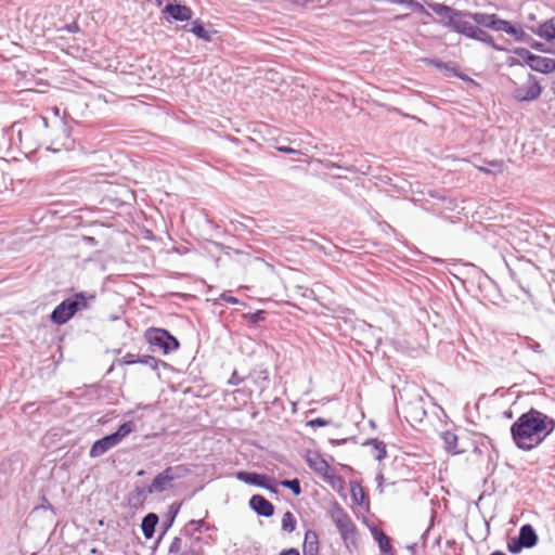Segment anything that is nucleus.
<instances>
[{
    "label": "nucleus",
    "mask_w": 555,
    "mask_h": 555,
    "mask_svg": "<svg viewBox=\"0 0 555 555\" xmlns=\"http://www.w3.org/2000/svg\"><path fill=\"white\" fill-rule=\"evenodd\" d=\"M514 53L519 56L520 59H522L525 61V63L527 65H529V63L531 62V59L534 56L533 53H531L528 49L526 48H516L514 50Z\"/></svg>",
    "instance_id": "obj_40"
},
{
    "label": "nucleus",
    "mask_w": 555,
    "mask_h": 555,
    "mask_svg": "<svg viewBox=\"0 0 555 555\" xmlns=\"http://www.w3.org/2000/svg\"><path fill=\"white\" fill-rule=\"evenodd\" d=\"M144 473H145V472H144L143 469H140V470L137 473V475H138V476H143V475H144Z\"/></svg>",
    "instance_id": "obj_61"
},
{
    "label": "nucleus",
    "mask_w": 555,
    "mask_h": 555,
    "mask_svg": "<svg viewBox=\"0 0 555 555\" xmlns=\"http://www.w3.org/2000/svg\"><path fill=\"white\" fill-rule=\"evenodd\" d=\"M264 489L270 491L271 493H278V482H276V480L273 477H271V481L267 482V488H264Z\"/></svg>",
    "instance_id": "obj_51"
},
{
    "label": "nucleus",
    "mask_w": 555,
    "mask_h": 555,
    "mask_svg": "<svg viewBox=\"0 0 555 555\" xmlns=\"http://www.w3.org/2000/svg\"><path fill=\"white\" fill-rule=\"evenodd\" d=\"M332 521L338 529L343 540L354 537L357 533V527L351 520L350 516L344 511V508L335 502L330 511Z\"/></svg>",
    "instance_id": "obj_7"
},
{
    "label": "nucleus",
    "mask_w": 555,
    "mask_h": 555,
    "mask_svg": "<svg viewBox=\"0 0 555 555\" xmlns=\"http://www.w3.org/2000/svg\"><path fill=\"white\" fill-rule=\"evenodd\" d=\"M518 538L525 543L527 548L535 546L539 542L537 531L530 524H525L519 528Z\"/></svg>",
    "instance_id": "obj_15"
},
{
    "label": "nucleus",
    "mask_w": 555,
    "mask_h": 555,
    "mask_svg": "<svg viewBox=\"0 0 555 555\" xmlns=\"http://www.w3.org/2000/svg\"><path fill=\"white\" fill-rule=\"evenodd\" d=\"M53 113L55 116H60V108L59 107H54L53 108Z\"/></svg>",
    "instance_id": "obj_57"
},
{
    "label": "nucleus",
    "mask_w": 555,
    "mask_h": 555,
    "mask_svg": "<svg viewBox=\"0 0 555 555\" xmlns=\"http://www.w3.org/2000/svg\"><path fill=\"white\" fill-rule=\"evenodd\" d=\"M393 4H405L412 11L431 17V14L425 9V7L416 0H393Z\"/></svg>",
    "instance_id": "obj_31"
},
{
    "label": "nucleus",
    "mask_w": 555,
    "mask_h": 555,
    "mask_svg": "<svg viewBox=\"0 0 555 555\" xmlns=\"http://www.w3.org/2000/svg\"><path fill=\"white\" fill-rule=\"evenodd\" d=\"M475 167L487 175H498L504 170V162L502 159L483 160V165L475 164Z\"/></svg>",
    "instance_id": "obj_23"
},
{
    "label": "nucleus",
    "mask_w": 555,
    "mask_h": 555,
    "mask_svg": "<svg viewBox=\"0 0 555 555\" xmlns=\"http://www.w3.org/2000/svg\"><path fill=\"white\" fill-rule=\"evenodd\" d=\"M266 317H267V311L266 310H257L255 312H247V313H243L242 314V318L248 323V324H251V325H256L260 322H263L266 320Z\"/></svg>",
    "instance_id": "obj_32"
},
{
    "label": "nucleus",
    "mask_w": 555,
    "mask_h": 555,
    "mask_svg": "<svg viewBox=\"0 0 555 555\" xmlns=\"http://www.w3.org/2000/svg\"><path fill=\"white\" fill-rule=\"evenodd\" d=\"M147 491H149V486L147 487H135L128 494L129 504L132 506H135V507L142 505L145 502L147 495L153 494L152 492H147Z\"/></svg>",
    "instance_id": "obj_21"
},
{
    "label": "nucleus",
    "mask_w": 555,
    "mask_h": 555,
    "mask_svg": "<svg viewBox=\"0 0 555 555\" xmlns=\"http://www.w3.org/2000/svg\"><path fill=\"white\" fill-rule=\"evenodd\" d=\"M135 428V425L132 421H127L122 423L118 429L109 435L102 437L93 442L90 448V456L91 457H100L104 453H106L109 449L117 446L126 436L131 434Z\"/></svg>",
    "instance_id": "obj_5"
},
{
    "label": "nucleus",
    "mask_w": 555,
    "mask_h": 555,
    "mask_svg": "<svg viewBox=\"0 0 555 555\" xmlns=\"http://www.w3.org/2000/svg\"><path fill=\"white\" fill-rule=\"evenodd\" d=\"M164 3V0H155V4L159 8Z\"/></svg>",
    "instance_id": "obj_56"
},
{
    "label": "nucleus",
    "mask_w": 555,
    "mask_h": 555,
    "mask_svg": "<svg viewBox=\"0 0 555 555\" xmlns=\"http://www.w3.org/2000/svg\"><path fill=\"white\" fill-rule=\"evenodd\" d=\"M162 13L168 15L176 22H188L193 17V11L190 7L180 3H167Z\"/></svg>",
    "instance_id": "obj_10"
},
{
    "label": "nucleus",
    "mask_w": 555,
    "mask_h": 555,
    "mask_svg": "<svg viewBox=\"0 0 555 555\" xmlns=\"http://www.w3.org/2000/svg\"><path fill=\"white\" fill-rule=\"evenodd\" d=\"M60 129L64 137L61 146L66 151H72L75 147V140L72 138V126L66 120V113L60 120Z\"/></svg>",
    "instance_id": "obj_19"
},
{
    "label": "nucleus",
    "mask_w": 555,
    "mask_h": 555,
    "mask_svg": "<svg viewBox=\"0 0 555 555\" xmlns=\"http://www.w3.org/2000/svg\"><path fill=\"white\" fill-rule=\"evenodd\" d=\"M542 93V88L533 75H529L526 85L513 90L512 96L517 102H530L537 100Z\"/></svg>",
    "instance_id": "obj_8"
},
{
    "label": "nucleus",
    "mask_w": 555,
    "mask_h": 555,
    "mask_svg": "<svg viewBox=\"0 0 555 555\" xmlns=\"http://www.w3.org/2000/svg\"><path fill=\"white\" fill-rule=\"evenodd\" d=\"M94 300V293L76 292L52 310L50 320L53 324L63 325L74 318L77 312L88 310Z\"/></svg>",
    "instance_id": "obj_3"
},
{
    "label": "nucleus",
    "mask_w": 555,
    "mask_h": 555,
    "mask_svg": "<svg viewBox=\"0 0 555 555\" xmlns=\"http://www.w3.org/2000/svg\"><path fill=\"white\" fill-rule=\"evenodd\" d=\"M440 18L437 21L440 23L443 27L448 28L450 31L459 34L463 37H466L468 39H473L479 42H482L485 44L490 46L492 49L496 51H503L504 48L498 46L493 37L483 30L481 27H478L477 25H474L473 23L468 21H462L452 16H449L447 14L438 15Z\"/></svg>",
    "instance_id": "obj_4"
},
{
    "label": "nucleus",
    "mask_w": 555,
    "mask_h": 555,
    "mask_svg": "<svg viewBox=\"0 0 555 555\" xmlns=\"http://www.w3.org/2000/svg\"><path fill=\"white\" fill-rule=\"evenodd\" d=\"M250 509L258 516L269 518L273 516L274 505L261 494H254L248 501Z\"/></svg>",
    "instance_id": "obj_9"
},
{
    "label": "nucleus",
    "mask_w": 555,
    "mask_h": 555,
    "mask_svg": "<svg viewBox=\"0 0 555 555\" xmlns=\"http://www.w3.org/2000/svg\"><path fill=\"white\" fill-rule=\"evenodd\" d=\"M374 540L377 542L379 551L383 555H396L395 550L391 545L390 538L377 527H372L370 529Z\"/></svg>",
    "instance_id": "obj_13"
},
{
    "label": "nucleus",
    "mask_w": 555,
    "mask_h": 555,
    "mask_svg": "<svg viewBox=\"0 0 555 555\" xmlns=\"http://www.w3.org/2000/svg\"><path fill=\"white\" fill-rule=\"evenodd\" d=\"M204 526H205L204 519H198V520L192 519L185 526V533L189 534L190 531L202 532ZM190 535L194 542H199L202 540L201 537L193 538V533H190Z\"/></svg>",
    "instance_id": "obj_33"
},
{
    "label": "nucleus",
    "mask_w": 555,
    "mask_h": 555,
    "mask_svg": "<svg viewBox=\"0 0 555 555\" xmlns=\"http://www.w3.org/2000/svg\"><path fill=\"white\" fill-rule=\"evenodd\" d=\"M424 62L428 65L436 67L438 70L442 72L447 77H452L453 72L456 70L455 66L451 65L450 63L442 62L438 59H424Z\"/></svg>",
    "instance_id": "obj_28"
},
{
    "label": "nucleus",
    "mask_w": 555,
    "mask_h": 555,
    "mask_svg": "<svg viewBox=\"0 0 555 555\" xmlns=\"http://www.w3.org/2000/svg\"><path fill=\"white\" fill-rule=\"evenodd\" d=\"M138 363L150 367L152 371H158L159 366L167 367L168 363L163 360L156 359L150 354H139Z\"/></svg>",
    "instance_id": "obj_29"
},
{
    "label": "nucleus",
    "mask_w": 555,
    "mask_h": 555,
    "mask_svg": "<svg viewBox=\"0 0 555 555\" xmlns=\"http://www.w3.org/2000/svg\"><path fill=\"white\" fill-rule=\"evenodd\" d=\"M504 415H505L506 417L511 418V417H512V411H506V412H504Z\"/></svg>",
    "instance_id": "obj_59"
},
{
    "label": "nucleus",
    "mask_w": 555,
    "mask_h": 555,
    "mask_svg": "<svg viewBox=\"0 0 555 555\" xmlns=\"http://www.w3.org/2000/svg\"><path fill=\"white\" fill-rule=\"evenodd\" d=\"M441 439L443 441V447L448 453H452V454L462 453V451L457 450V448H456L459 438L453 431L446 430V431L441 433Z\"/></svg>",
    "instance_id": "obj_25"
},
{
    "label": "nucleus",
    "mask_w": 555,
    "mask_h": 555,
    "mask_svg": "<svg viewBox=\"0 0 555 555\" xmlns=\"http://www.w3.org/2000/svg\"><path fill=\"white\" fill-rule=\"evenodd\" d=\"M452 77H457L459 79L463 80V81H469V82H474V80L467 76L466 74L460 72L457 68L455 72H453V76Z\"/></svg>",
    "instance_id": "obj_50"
},
{
    "label": "nucleus",
    "mask_w": 555,
    "mask_h": 555,
    "mask_svg": "<svg viewBox=\"0 0 555 555\" xmlns=\"http://www.w3.org/2000/svg\"><path fill=\"white\" fill-rule=\"evenodd\" d=\"M280 555H300L299 551L295 547L283 550Z\"/></svg>",
    "instance_id": "obj_53"
},
{
    "label": "nucleus",
    "mask_w": 555,
    "mask_h": 555,
    "mask_svg": "<svg viewBox=\"0 0 555 555\" xmlns=\"http://www.w3.org/2000/svg\"><path fill=\"white\" fill-rule=\"evenodd\" d=\"M325 168L327 169H344L348 172H354L356 171V167L353 165H340L338 163H335V162H332V160H327L325 164H324Z\"/></svg>",
    "instance_id": "obj_41"
},
{
    "label": "nucleus",
    "mask_w": 555,
    "mask_h": 555,
    "mask_svg": "<svg viewBox=\"0 0 555 555\" xmlns=\"http://www.w3.org/2000/svg\"><path fill=\"white\" fill-rule=\"evenodd\" d=\"M524 346L527 349H530V350H532L535 353H539V354H543L544 353V350L541 347V345L538 341H535L534 339L530 338V337H525L524 338Z\"/></svg>",
    "instance_id": "obj_39"
},
{
    "label": "nucleus",
    "mask_w": 555,
    "mask_h": 555,
    "mask_svg": "<svg viewBox=\"0 0 555 555\" xmlns=\"http://www.w3.org/2000/svg\"><path fill=\"white\" fill-rule=\"evenodd\" d=\"M363 446L372 447V455L377 461H382L387 456L386 444L384 443V441H382L377 438L367 439L363 443Z\"/></svg>",
    "instance_id": "obj_24"
},
{
    "label": "nucleus",
    "mask_w": 555,
    "mask_h": 555,
    "mask_svg": "<svg viewBox=\"0 0 555 555\" xmlns=\"http://www.w3.org/2000/svg\"><path fill=\"white\" fill-rule=\"evenodd\" d=\"M280 485L284 488L289 489L294 495H299L301 493L300 481L298 478L294 479H283L280 481Z\"/></svg>",
    "instance_id": "obj_35"
},
{
    "label": "nucleus",
    "mask_w": 555,
    "mask_h": 555,
    "mask_svg": "<svg viewBox=\"0 0 555 555\" xmlns=\"http://www.w3.org/2000/svg\"><path fill=\"white\" fill-rule=\"evenodd\" d=\"M159 521L157 514L149 513L146 514L141 522V529L144 538L150 540L154 537L156 526Z\"/></svg>",
    "instance_id": "obj_18"
},
{
    "label": "nucleus",
    "mask_w": 555,
    "mask_h": 555,
    "mask_svg": "<svg viewBox=\"0 0 555 555\" xmlns=\"http://www.w3.org/2000/svg\"><path fill=\"white\" fill-rule=\"evenodd\" d=\"M175 483L171 481L170 477L162 470L158 473L149 485V491L154 493H163L165 491L173 489Z\"/></svg>",
    "instance_id": "obj_12"
},
{
    "label": "nucleus",
    "mask_w": 555,
    "mask_h": 555,
    "mask_svg": "<svg viewBox=\"0 0 555 555\" xmlns=\"http://www.w3.org/2000/svg\"><path fill=\"white\" fill-rule=\"evenodd\" d=\"M182 546V540L179 537L173 538L169 545V553L170 554H178L181 551Z\"/></svg>",
    "instance_id": "obj_45"
},
{
    "label": "nucleus",
    "mask_w": 555,
    "mask_h": 555,
    "mask_svg": "<svg viewBox=\"0 0 555 555\" xmlns=\"http://www.w3.org/2000/svg\"><path fill=\"white\" fill-rule=\"evenodd\" d=\"M555 429V420L530 409L522 413L511 426V436L516 447L530 451L538 447Z\"/></svg>",
    "instance_id": "obj_1"
},
{
    "label": "nucleus",
    "mask_w": 555,
    "mask_h": 555,
    "mask_svg": "<svg viewBox=\"0 0 555 555\" xmlns=\"http://www.w3.org/2000/svg\"><path fill=\"white\" fill-rule=\"evenodd\" d=\"M220 299L225 301V302H228V304H232V305L240 304L238 298H236V297H234V296H232L230 294H227V293L221 294Z\"/></svg>",
    "instance_id": "obj_47"
},
{
    "label": "nucleus",
    "mask_w": 555,
    "mask_h": 555,
    "mask_svg": "<svg viewBox=\"0 0 555 555\" xmlns=\"http://www.w3.org/2000/svg\"><path fill=\"white\" fill-rule=\"evenodd\" d=\"M534 34L548 42L555 40V17L540 24Z\"/></svg>",
    "instance_id": "obj_20"
},
{
    "label": "nucleus",
    "mask_w": 555,
    "mask_h": 555,
    "mask_svg": "<svg viewBox=\"0 0 555 555\" xmlns=\"http://www.w3.org/2000/svg\"><path fill=\"white\" fill-rule=\"evenodd\" d=\"M181 505H182V502H173L172 504L169 505L168 514H167L168 519L163 524L162 535H164L166 533V531L172 526L177 515L180 512Z\"/></svg>",
    "instance_id": "obj_30"
},
{
    "label": "nucleus",
    "mask_w": 555,
    "mask_h": 555,
    "mask_svg": "<svg viewBox=\"0 0 555 555\" xmlns=\"http://www.w3.org/2000/svg\"><path fill=\"white\" fill-rule=\"evenodd\" d=\"M276 150L284 154H298L299 153V151H297L291 146H286V145H279V146H276Z\"/></svg>",
    "instance_id": "obj_49"
},
{
    "label": "nucleus",
    "mask_w": 555,
    "mask_h": 555,
    "mask_svg": "<svg viewBox=\"0 0 555 555\" xmlns=\"http://www.w3.org/2000/svg\"><path fill=\"white\" fill-rule=\"evenodd\" d=\"M410 550H411L412 552H414V551H415V545L410 546Z\"/></svg>",
    "instance_id": "obj_63"
},
{
    "label": "nucleus",
    "mask_w": 555,
    "mask_h": 555,
    "mask_svg": "<svg viewBox=\"0 0 555 555\" xmlns=\"http://www.w3.org/2000/svg\"><path fill=\"white\" fill-rule=\"evenodd\" d=\"M352 500L358 505H363L365 501V493L359 483H351Z\"/></svg>",
    "instance_id": "obj_36"
},
{
    "label": "nucleus",
    "mask_w": 555,
    "mask_h": 555,
    "mask_svg": "<svg viewBox=\"0 0 555 555\" xmlns=\"http://www.w3.org/2000/svg\"><path fill=\"white\" fill-rule=\"evenodd\" d=\"M322 477L333 488H337V487L341 488L343 487V483H344L343 478L339 475H337L336 473L332 472V469L328 473L322 475Z\"/></svg>",
    "instance_id": "obj_38"
},
{
    "label": "nucleus",
    "mask_w": 555,
    "mask_h": 555,
    "mask_svg": "<svg viewBox=\"0 0 555 555\" xmlns=\"http://www.w3.org/2000/svg\"><path fill=\"white\" fill-rule=\"evenodd\" d=\"M245 380V377L238 375L237 371L234 370L228 380V385L237 386L241 385Z\"/></svg>",
    "instance_id": "obj_46"
},
{
    "label": "nucleus",
    "mask_w": 555,
    "mask_h": 555,
    "mask_svg": "<svg viewBox=\"0 0 555 555\" xmlns=\"http://www.w3.org/2000/svg\"><path fill=\"white\" fill-rule=\"evenodd\" d=\"M332 423L331 420H326V418H323V417H315V418H312L310 421L307 422V426L309 427H323V426H327Z\"/></svg>",
    "instance_id": "obj_44"
},
{
    "label": "nucleus",
    "mask_w": 555,
    "mask_h": 555,
    "mask_svg": "<svg viewBox=\"0 0 555 555\" xmlns=\"http://www.w3.org/2000/svg\"><path fill=\"white\" fill-rule=\"evenodd\" d=\"M532 49L544 52V43L539 42L534 39H529V42H527Z\"/></svg>",
    "instance_id": "obj_48"
},
{
    "label": "nucleus",
    "mask_w": 555,
    "mask_h": 555,
    "mask_svg": "<svg viewBox=\"0 0 555 555\" xmlns=\"http://www.w3.org/2000/svg\"><path fill=\"white\" fill-rule=\"evenodd\" d=\"M507 551L512 554H519L524 548H527L524 542L518 538V535L512 538L507 541Z\"/></svg>",
    "instance_id": "obj_37"
},
{
    "label": "nucleus",
    "mask_w": 555,
    "mask_h": 555,
    "mask_svg": "<svg viewBox=\"0 0 555 555\" xmlns=\"http://www.w3.org/2000/svg\"><path fill=\"white\" fill-rule=\"evenodd\" d=\"M182 28L192 33L195 37L206 42H210L212 40V34L216 33L207 30L199 18L192 22L191 28H188V25L182 26Z\"/></svg>",
    "instance_id": "obj_17"
},
{
    "label": "nucleus",
    "mask_w": 555,
    "mask_h": 555,
    "mask_svg": "<svg viewBox=\"0 0 555 555\" xmlns=\"http://www.w3.org/2000/svg\"><path fill=\"white\" fill-rule=\"evenodd\" d=\"M304 555H319V538L314 530H307L302 544Z\"/></svg>",
    "instance_id": "obj_16"
},
{
    "label": "nucleus",
    "mask_w": 555,
    "mask_h": 555,
    "mask_svg": "<svg viewBox=\"0 0 555 555\" xmlns=\"http://www.w3.org/2000/svg\"><path fill=\"white\" fill-rule=\"evenodd\" d=\"M139 361V354L134 353H126L120 360H118L119 364L121 365H132L137 364Z\"/></svg>",
    "instance_id": "obj_42"
},
{
    "label": "nucleus",
    "mask_w": 555,
    "mask_h": 555,
    "mask_svg": "<svg viewBox=\"0 0 555 555\" xmlns=\"http://www.w3.org/2000/svg\"><path fill=\"white\" fill-rule=\"evenodd\" d=\"M528 66L534 72L550 74L555 70V59L534 54Z\"/></svg>",
    "instance_id": "obj_14"
},
{
    "label": "nucleus",
    "mask_w": 555,
    "mask_h": 555,
    "mask_svg": "<svg viewBox=\"0 0 555 555\" xmlns=\"http://www.w3.org/2000/svg\"><path fill=\"white\" fill-rule=\"evenodd\" d=\"M428 8L436 14H447L449 16L468 21L470 23H475L478 27L489 28L495 31H502L505 26L506 20H502L499 15L494 13H483V12H470L466 10H457L453 7L447 5L444 3L438 2H429L427 3Z\"/></svg>",
    "instance_id": "obj_2"
},
{
    "label": "nucleus",
    "mask_w": 555,
    "mask_h": 555,
    "mask_svg": "<svg viewBox=\"0 0 555 555\" xmlns=\"http://www.w3.org/2000/svg\"><path fill=\"white\" fill-rule=\"evenodd\" d=\"M164 470L173 483L179 479L185 478L191 473V469L184 464L167 466Z\"/></svg>",
    "instance_id": "obj_27"
},
{
    "label": "nucleus",
    "mask_w": 555,
    "mask_h": 555,
    "mask_svg": "<svg viewBox=\"0 0 555 555\" xmlns=\"http://www.w3.org/2000/svg\"><path fill=\"white\" fill-rule=\"evenodd\" d=\"M255 383L260 385L262 388L269 383V372L268 370H261L257 373V377L255 378Z\"/></svg>",
    "instance_id": "obj_43"
},
{
    "label": "nucleus",
    "mask_w": 555,
    "mask_h": 555,
    "mask_svg": "<svg viewBox=\"0 0 555 555\" xmlns=\"http://www.w3.org/2000/svg\"><path fill=\"white\" fill-rule=\"evenodd\" d=\"M347 440L346 439H340V440H337V439H330V442L333 444V446H340L343 443H345Z\"/></svg>",
    "instance_id": "obj_54"
},
{
    "label": "nucleus",
    "mask_w": 555,
    "mask_h": 555,
    "mask_svg": "<svg viewBox=\"0 0 555 555\" xmlns=\"http://www.w3.org/2000/svg\"><path fill=\"white\" fill-rule=\"evenodd\" d=\"M307 463L311 469L321 476L331 470L328 463L318 453L313 456H308Z\"/></svg>",
    "instance_id": "obj_22"
},
{
    "label": "nucleus",
    "mask_w": 555,
    "mask_h": 555,
    "mask_svg": "<svg viewBox=\"0 0 555 555\" xmlns=\"http://www.w3.org/2000/svg\"><path fill=\"white\" fill-rule=\"evenodd\" d=\"M237 480L258 488H267V482L271 481V476L248 470H238L235 474Z\"/></svg>",
    "instance_id": "obj_11"
},
{
    "label": "nucleus",
    "mask_w": 555,
    "mask_h": 555,
    "mask_svg": "<svg viewBox=\"0 0 555 555\" xmlns=\"http://www.w3.org/2000/svg\"><path fill=\"white\" fill-rule=\"evenodd\" d=\"M144 338L152 351H154L153 347H156L164 354H169L180 348L178 338L165 328L150 327L145 331Z\"/></svg>",
    "instance_id": "obj_6"
},
{
    "label": "nucleus",
    "mask_w": 555,
    "mask_h": 555,
    "mask_svg": "<svg viewBox=\"0 0 555 555\" xmlns=\"http://www.w3.org/2000/svg\"><path fill=\"white\" fill-rule=\"evenodd\" d=\"M42 122H43V125H44L46 127L48 126V120H47V118H42Z\"/></svg>",
    "instance_id": "obj_62"
},
{
    "label": "nucleus",
    "mask_w": 555,
    "mask_h": 555,
    "mask_svg": "<svg viewBox=\"0 0 555 555\" xmlns=\"http://www.w3.org/2000/svg\"><path fill=\"white\" fill-rule=\"evenodd\" d=\"M49 151H52L53 153H57L61 151V147L54 149V147H48Z\"/></svg>",
    "instance_id": "obj_58"
},
{
    "label": "nucleus",
    "mask_w": 555,
    "mask_h": 555,
    "mask_svg": "<svg viewBox=\"0 0 555 555\" xmlns=\"http://www.w3.org/2000/svg\"><path fill=\"white\" fill-rule=\"evenodd\" d=\"M502 31L513 36L519 42H529L531 37L520 27L506 21Z\"/></svg>",
    "instance_id": "obj_26"
},
{
    "label": "nucleus",
    "mask_w": 555,
    "mask_h": 555,
    "mask_svg": "<svg viewBox=\"0 0 555 555\" xmlns=\"http://www.w3.org/2000/svg\"><path fill=\"white\" fill-rule=\"evenodd\" d=\"M42 499H43L44 502H47V507L48 508H52L51 504L47 501V499L44 496Z\"/></svg>",
    "instance_id": "obj_60"
},
{
    "label": "nucleus",
    "mask_w": 555,
    "mask_h": 555,
    "mask_svg": "<svg viewBox=\"0 0 555 555\" xmlns=\"http://www.w3.org/2000/svg\"><path fill=\"white\" fill-rule=\"evenodd\" d=\"M65 29L68 31V33H78L80 30L79 28V25L76 23V22H73L70 24H67L65 26Z\"/></svg>",
    "instance_id": "obj_52"
},
{
    "label": "nucleus",
    "mask_w": 555,
    "mask_h": 555,
    "mask_svg": "<svg viewBox=\"0 0 555 555\" xmlns=\"http://www.w3.org/2000/svg\"><path fill=\"white\" fill-rule=\"evenodd\" d=\"M489 555H506L503 551H493L492 553H490Z\"/></svg>",
    "instance_id": "obj_55"
},
{
    "label": "nucleus",
    "mask_w": 555,
    "mask_h": 555,
    "mask_svg": "<svg viewBox=\"0 0 555 555\" xmlns=\"http://www.w3.org/2000/svg\"><path fill=\"white\" fill-rule=\"evenodd\" d=\"M296 518L289 511L285 512L282 517V530L286 532H293L296 529Z\"/></svg>",
    "instance_id": "obj_34"
}]
</instances>
